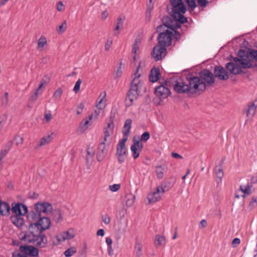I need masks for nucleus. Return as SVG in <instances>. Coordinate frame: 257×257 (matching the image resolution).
<instances>
[{
  "mask_svg": "<svg viewBox=\"0 0 257 257\" xmlns=\"http://www.w3.org/2000/svg\"><path fill=\"white\" fill-rule=\"evenodd\" d=\"M76 252V248L74 246H71L66 249L64 251V254L66 257H71L74 253H75Z\"/></svg>",
  "mask_w": 257,
  "mask_h": 257,
  "instance_id": "obj_40",
  "label": "nucleus"
},
{
  "mask_svg": "<svg viewBox=\"0 0 257 257\" xmlns=\"http://www.w3.org/2000/svg\"><path fill=\"white\" fill-rule=\"evenodd\" d=\"M142 142V140L140 139V137L138 135H135L133 138V144L131 145L132 147H137L140 143Z\"/></svg>",
  "mask_w": 257,
  "mask_h": 257,
  "instance_id": "obj_49",
  "label": "nucleus"
},
{
  "mask_svg": "<svg viewBox=\"0 0 257 257\" xmlns=\"http://www.w3.org/2000/svg\"><path fill=\"white\" fill-rule=\"evenodd\" d=\"M132 120L131 118H127L124 122V125L122 128L123 138L128 139L130 134V130L132 127Z\"/></svg>",
  "mask_w": 257,
  "mask_h": 257,
  "instance_id": "obj_27",
  "label": "nucleus"
},
{
  "mask_svg": "<svg viewBox=\"0 0 257 257\" xmlns=\"http://www.w3.org/2000/svg\"><path fill=\"white\" fill-rule=\"evenodd\" d=\"M186 80L188 82V86L191 95L196 93L197 91L204 92L203 84L199 76H195L192 73L185 75Z\"/></svg>",
  "mask_w": 257,
  "mask_h": 257,
  "instance_id": "obj_2",
  "label": "nucleus"
},
{
  "mask_svg": "<svg viewBox=\"0 0 257 257\" xmlns=\"http://www.w3.org/2000/svg\"><path fill=\"white\" fill-rule=\"evenodd\" d=\"M34 210L30 211V215L32 218H36V216L43 217L42 213L49 215L53 211V206L51 203L43 201L38 202L34 204Z\"/></svg>",
  "mask_w": 257,
  "mask_h": 257,
  "instance_id": "obj_3",
  "label": "nucleus"
},
{
  "mask_svg": "<svg viewBox=\"0 0 257 257\" xmlns=\"http://www.w3.org/2000/svg\"><path fill=\"white\" fill-rule=\"evenodd\" d=\"M87 244L86 242H84L82 249L78 251V257L86 256V250L87 249Z\"/></svg>",
  "mask_w": 257,
  "mask_h": 257,
  "instance_id": "obj_52",
  "label": "nucleus"
},
{
  "mask_svg": "<svg viewBox=\"0 0 257 257\" xmlns=\"http://www.w3.org/2000/svg\"><path fill=\"white\" fill-rule=\"evenodd\" d=\"M27 221L25 225L28 232L32 230L38 232L41 230L49 229L51 225V221L49 217L36 216L32 218L30 215V212L27 215Z\"/></svg>",
  "mask_w": 257,
  "mask_h": 257,
  "instance_id": "obj_1",
  "label": "nucleus"
},
{
  "mask_svg": "<svg viewBox=\"0 0 257 257\" xmlns=\"http://www.w3.org/2000/svg\"><path fill=\"white\" fill-rule=\"evenodd\" d=\"M39 236V233L33 230L30 232L22 231L19 235L20 239L22 241H27L28 243H34L36 241L38 242L40 239Z\"/></svg>",
  "mask_w": 257,
  "mask_h": 257,
  "instance_id": "obj_11",
  "label": "nucleus"
},
{
  "mask_svg": "<svg viewBox=\"0 0 257 257\" xmlns=\"http://www.w3.org/2000/svg\"><path fill=\"white\" fill-rule=\"evenodd\" d=\"M185 14V13H180L172 15V16H173L181 24L183 25L188 23L187 18L184 16Z\"/></svg>",
  "mask_w": 257,
  "mask_h": 257,
  "instance_id": "obj_35",
  "label": "nucleus"
},
{
  "mask_svg": "<svg viewBox=\"0 0 257 257\" xmlns=\"http://www.w3.org/2000/svg\"><path fill=\"white\" fill-rule=\"evenodd\" d=\"M127 141V139L122 138L120 139L117 145L116 156L117 157L119 164L123 163L126 157V150L125 143Z\"/></svg>",
  "mask_w": 257,
  "mask_h": 257,
  "instance_id": "obj_7",
  "label": "nucleus"
},
{
  "mask_svg": "<svg viewBox=\"0 0 257 257\" xmlns=\"http://www.w3.org/2000/svg\"><path fill=\"white\" fill-rule=\"evenodd\" d=\"M248 50L247 59L254 60L257 61V50L245 47Z\"/></svg>",
  "mask_w": 257,
  "mask_h": 257,
  "instance_id": "obj_36",
  "label": "nucleus"
},
{
  "mask_svg": "<svg viewBox=\"0 0 257 257\" xmlns=\"http://www.w3.org/2000/svg\"><path fill=\"white\" fill-rule=\"evenodd\" d=\"M252 60H251L250 59H247L246 63H247V65L250 66L245 68L244 69H247L257 67V64L255 63L254 64H252Z\"/></svg>",
  "mask_w": 257,
  "mask_h": 257,
  "instance_id": "obj_60",
  "label": "nucleus"
},
{
  "mask_svg": "<svg viewBox=\"0 0 257 257\" xmlns=\"http://www.w3.org/2000/svg\"><path fill=\"white\" fill-rule=\"evenodd\" d=\"M185 3L188 6V11L190 13L193 12L198 5L202 8H205L209 4L208 0H184Z\"/></svg>",
  "mask_w": 257,
  "mask_h": 257,
  "instance_id": "obj_15",
  "label": "nucleus"
},
{
  "mask_svg": "<svg viewBox=\"0 0 257 257\" xmlns=\"http://www.w3.org/2000/svg\"><path fill=\"white\" fill-rule=\"evenodd\" d=\"M46 230H43L39 231V236L40 240L38 241L36 244L37 246H41V242H44V239L46 238V235L43 233Z\"/></svg>",
  "mask_w": 257,
  "mask_h": 257,
  "instance_id": "obj_48",
  "label": "nucleus"
},
{
  "mask_svg": "<svg viewBox=\"0 0 257 257\" xmlns=\"http://www.w3.org/2000/svg\"><path fill=\"white\" fill-rule=\"evenodd\" d=\"M9 102V93L5 92L4 95L2 97V105L6 107Z\"/></svg>",
  "mask_w": 257,
  "mask_h": 257,
  "instance_id": "obj_50",
  "label": "nucleus"
},
{
  "mask_svg": "<svg viewBox=\"0 0 257 257\" xmlns=\"http://www.w3.org/2000/svg\"><path fill=\"white\" fill-rule=\"evenodd\" d=\"M83 120H85L84 122L83 123V121L81 122L78 129V132H79L80 134L83 133L92 123V121H89L87 118H85Z\"/></svg>",
  "mask_w": 257,
  "mask_h": 257,
  "instance_id": "obj_31",
  "label": "nucleus"
},
{
  "mask_svg": "<svg viewBox=\"0 0 257 257\" xmlns=\"http://www.w3.org/2000/svg\"><path fill=\"white\" fill-rule=\"evenodd\" d=\"M52 214V219L56 223L61 222L63 220L62 212L60 209L55 208L53 209L52 212H51Z\"/></svg>",
  "mask_w": 257,
  "mask_h": 257,
  "instance_id": "obj_28",
  "label": "nucleus"
},
{
  "mask_svg": "<svg viewBox=\"0 0 257 257\" xmlns=\"http://www.w3.org/2000/svg\"><path fill=\"white\" fill-rule=\"evenodd\" d=\"M142 42L140 39H136L134 44L132 46V53L136 54L137 51L139 49V44Z\"/></svg>",
  "mask_w": 257,
  "mask_h": 257,
  "instance_id": "obj_41",
  "label": "nucleus"
},
{
  "mask_svg": "<svg viewBox=\"0 0 257 257\" xmlns=\"http://www.w3.org/2000/svg\"><path fill=\"white\" fill-rule=\"evenodd\" d=\"M161 190V189L160 188V187H157L156 191L153 193H149L147 197L148 203L146 204L149 205L159 201L161 198V196L160 195Z\"/></svg>",
  "mask_w": 257,
  "mask_h": 257,
  "instance_id": "obj_19",
  "label": "nucleus"
},
{
  "mask_svg": "<svg viewBox=\"0 0 257 257\" xmlns=\"http://www.w3.org/2000/svg\"><path fill=\"white\" fill-rule=\"evenodd\" d=\"M13 141H10L8 142L7 143L5 146V149L4 150L6 151L7 152H9V151L12 148V147L13 146Z\"/></svg>",
  "mask_w": 257,
  "mask_h": 257,
  "instance_id": "obj_63",
  "label": "nucleus"
},
{
  "mask_svg": "<svg viewBox=\"0 0 257 257\" xmlns=\"http://www.w3.org/2000/svg\"><path fill=\"white\" fill-rule=\"evenodd\" d=\"M172 37L166 38L164 39L157 40L158 43L163 45L166 48L171 45L172 43Z\"/></svg>",
  "mask_w": 257,
  "mask_h": 257,
  "instance_id": "obj_38",
  "label": "nucleus"
},
{
  "mask_svg": "<svg viewBox=\"0 0 257 257\" xmlns=\"http://www.w3.org/2000/svg\"><path fill=\"white\" fill-rule=\"evenodd\" d=\"M238 57L242 59H247V55H248V50L246 51L245 50L240 49L237 52V54Z\"/></svg>",
  "mask_w": 257,
  "mask_h": 257,
  "instance_id": "obj_47",
  "label": "nucleus"
},
{
  "mask_svg": "<svg viewBox=\"0 0 257 257\" xmlns=\"http://www.w3.org/2000/svg\"><path fill=\"white\" fill-rule=\"evenodd\" d=\"M82 80L81 79H78V80L76 82L74 87L73 88V91L77 93L79 92L80 89V85L82 83Z\"/></svg>",
  "mask_w": 257,
  "mask_h": 257,
  "instance_id": "obj_53",
  "label": "nucleus"
},
{
  "mask_svg": "<svg viewBox=\"0 0 257 257\" xmlns=\"http://www.w3.org/2000/svg\"><path fill=\"white\" fill-rule=\"evenodd\" d=\"M124 20V18L122 19L120 17L117 19L116 26L113 29L114 31H119L120 28H122Z\"/></svg>",
  "mask_w": 257,
  "mask_h": 257,
  "instance_id": "obj_43",
  "label": "nucleus"
},
{
  "mask_svg": "<svg viewBox=\"0 0 257 257\" xmlns=\"http://www.w3.org/2000/svg\"><path fill=\"white\" fill-rule=\"evenodd\" d=\"M172 31H173V37H174V38L177 41L180 40L181 36L180 32L177 30H172Z\"/></svg>",
  "mask_w": 257,
  "mask_h": 257,
  "instance_id": "obj_64",
  "label": "nucleus"
},
{
  "mask_svg": "<svg viewBox=\"0 0 257 257\" xmlns=\"http://www.w3.org/2000/svg\"><path fill=\"white\" fill-rule=\"evenodd\" d=\"M153 5H148L147 9L146 12V22H150L151 18V10L153 8Z\"/></svg>",
  "mask_w": 257,
  "mask_h": 257,
  "instance_id": "obj_42",
  "label": "nucleus"
},
{
  "mask_svg": "<svg viewBox=\"0 0 257 257\" xmlns=\"http://www.w3.org/2000/svg\"><path fill=\"white\" fill-rule=\"evenodd\" d=\"M25 215H12L11 216L10 219L14 225L18 227L21 228L22 226H25L26 223L25 219L22 217V216Z\"/></svg>",
  "mask_w": 257,
  "mask_h": 257,
  "instance_id": "obj_21",
  "label": "nucleus"
},
{
  "mask_svg": "<svg viewBox=\"0 0 257 257\" xmlns=\"http://www.w3.org/2000/svg\"><path fill=\"white\" fill-rule=\"evenodd\" d=\"M38 92L35 90V92L31 95L29 99V101L34 103L38 98Z\"/></svg>",
  "mask_w": 257,
  "mask_h": 257,
  "instance_id": "obj_56",
  "label": "nucleus"
},
{
  "mask_svg": "<svg viewBox=\"0 0 257 257\" xmlns=\"http://www.w3.org/2000/svg\"><path fill=\"white\" fill-rule=\"evenodd\" d=\"M154 94L157 97L158 102L155 101V99H154L153 100L157 105H160V102L162 101L163 99H165L170 96L171 94V92L168 87L162 84H160L155 87L154 89Z\"/></svg>",
  "mask_w": 257,
  "mask_h": 257,
  "instance_id": "obj_8",
  "label": "nucleus"
},
{
  "mask_svg": "<svg viewBox=\"0 0 257 257\" xmlns=\"http://www.w3.org/2000/svg\"><path fill=\"white\" fill-rule=\"evenodd\" d=\"M225 161V158H222L219 162V165L215 166L217 183H219L223 176V165Z\"/></svg>",
  "mask_w": 257,
  "mask_h": 257,
  "instance_id": "obj_26",
  "label": "nucleus"
},
{
  "mask_svg": "<svg viewBox=\"0 0 257 257\" xmlns=\"http://www.w3.org/2000/svg\"><path fill=\"white\" fill-rule=\"evenodd\" d=\"M174 90L179 94L187 93L189 96H191L190 91L188 84L185 82L182 77H180L175 82L174 85Z\"/></svg>",
  "mask_w": 257,
  "mask_h": 257,
  "instance_id": "obj_9",
  "label": "nucleus"
},
{
  "mask_svg": "<svg viewBox=\"0 0 257 257\" xmlns=\"http://www.w3.org/2000/svg\"><path fill=\"white\" fill-rule=\"evenodd\" d=\"M75 236V231L73 228H69L67 231L62 232L60 236L57 235L56 238L60 243L66 239L69 240L73 238Z\"/></svg>",
  "mask_w": 257,
  "mask_h": 257,
  "instance_id": "obj_17",
  "label": "nucleus"
},
{
  "mask_svg": "<svg viewBox=\"0 0 257 257\" xmlns=\"http://www.w3.org/2000/svg\"><path fill=\"white\" fill-rule=\"evenodd\" d=\"M11 210L13 215H27L29 212L28 206L20 202H13L11 205Z\"/></svg>",
  "mask_w": 257,
  "mask_h": 257,
  "instance_id": "obj_12",
  "label": "nucleus"
},
{
  "mask_svg": "<svg viewBox=\"0 0 257 257\" xmlns=\"http://www.w3.org/2000/svg\"><path fill=\"white\" fill-rule=\"evenodd\" d=\"M123 66V68H124V64H122L121 62H120L118 64V66H117V69L115 71V78L120 77L121 76L122 72L121 70L122 67Z\"/></svg>",
  "mask_w": 257,
  "mask_h": 257,
  "instance_id": "obj_44",
  "label": "nucleus"
},
{
  "mask_svg": "<svg viewBox=\"0 0 257 257\" xmlns=\"http://www.w3.org/2000/svg\"><path fill=\"white\" fill-rule=\"evenodd\" d=\"M11 207L10 204L2 200H0V215L3 216H9L11 214Z\"/></svg>",
  "mask_w": 257,
  "mask_h": 257,
  "instance_id": "obj_24",
  "label": "nucleus"
},
{
  "mask_svg": "<svg viewBox=\"0 0 257 257\" xmlns=\"http://www.w3.org/2000/svg\"><path fill=\"white\" fill-rule=\"evenodd\" d=\"M215 79L217 78L221 81H226L229 78L228 72L222 66L215 65L213 71Z\"/></svg>",
  "mask_w": 257,
  "mask_h": 257,
  "instance_id": "obj_13",
  "label": "nucleus"
},
{
  "mask_svg": "<svg viewBox=\"0 0 257 257\" xmlns=\"http://www.w3.org/2000/svg\"><path fill=\"white\" fill-rule=\"evenodd\" d=\"M67 29V21L64 20L62 24L60 25L57 29V31L58 33H63L65 32Z\"/></svg>",
  "mask_w": 257,
  "mask_h": 257,
  "instance_id": "obj_45",
  "label": "nucleus"
},
{
  "mask_svg": "<svg viewBox=\"0 0 257 257\" xmlns=\"http://www.w3.org/2000/svg\"><path fill=\"white\" fill-rule=\"evenodd\" d=\"M131 150L132 153V156L135 160L138 159L140 156V151L136 147H131Z\"/></svg>",
  "mask_w": 257,
  "mask_h": 257,
  "instance_id": "obj_46",
  "label": "nucleus"
},
{
  "mask_svg": "<svg viewBox=\"0 0 257 257\" xmlns=\"http://www.w3.org/2000/svg\"><path fill=\"white\" fill-rule=\"evenodd\" d=\"M109 188L111 191L116 192L120 189V185L118 184H115L112 185H110Z\"/></svg>",
  "mask_w": 257,
  "mask_h": 257,
  "instance_id": "obj_61",
  "label": "nucleus"
},
{
  "mask_svg": "<svg viewBox=\"0 0 257 257\" xmlns=\"http://www.w3.org/2000/svg\"><path fill=\"white\" fill-rule=\"evenodd\" d=\"M165 28V27L163 26L162 29H161L160 31H159V30H158V27H157L156 33H158L157 40L164 39L168 37H173V31L168 28L167 30H164V29Z\"/></svg>",
  "mask_w": 257,
  "mask_h": 257,
  "instance_id": "obj_25",
  "label": "nucleus"
},
{
  "mask_svg": "<svg viewBox=\"0 0 257 257\" xmlns=\"http://www.w3.org/2000/svg\"><path fill=\"white\" fill-rule=\"evenodd\" d=\"M176 182V179L174 177L169 178L168 179L165 180L161 184V186H159L161 189L162 193L163 194L165 191L169 190L171 189Z\"/></svg>",
  "mask_w": 257,
  "mask_h": 257,
  "instance_id": "obj_23",
  "label": "nucleus"
},
{
  "mask_svg": "<svg viewBox=\"0 0 257 257\" xmlns=\"http://www.w3.org/2000/svg\"><path fill=\"white\" fill-rule=\"evenodd\" d=\"M198 75L203 84L204 89H206L207 87L212 86L215 82L214 73L208 69H202L199 72Z\"/></svg>",
  "mask_w": 257,
  "mask_h": 257,
  "instance_id": "obj_6",
  "label": "nucleus"
},
{
  "mask_svg": "<svg viewBox=\"0 0 257 257\" xmlns=\"http://www.w3.org/2000/svg\"><path fill=\"white\" fill-rule=\"evenodd\" d=\"M125 203L126 205L128 207L132 206L135 201V200L136 199V196L132 194H128L125 195Z\"/></svg>",
  "mask_w": 257,
  "mask_h": 257,
  "instance_id": "obj_37",
  "label": "nucleus"
},
{
  "mask_svg": "<svg viewBox=\"0 0 257 257\" xmlns=\"http://www.w3.org/2000/svg\"><path fill=\"white\" fill-rule=\"evenodd\" d=\"M63 93V90L61 88H58L54 92L53 97L57 99H60Z\"/></svg>",
  "mask_w": 257,
  "mask_h": 257,
  "instance_id": "obj_55",
  "label": "nucleus"
},
{
  "mask_svg": "<svg viewBox=\"0 0 257 257\" xmlns=\"http://www.w3.org/2000/svg\"><path fill=\"white\" fill-rule=\"evenodd\" d=\"M47 43V40L45 37L42 36L39 39L38 42V48H43L45 45Z\"/></svg>",
  "mask_w": 257,
  "mask_h": 257,
  "instance_id": "obj_51",
  "label": "nucleus"
},
{
  "mask_svg": "<svg viewBox=\"0 0 257 257\" xmlns=\"http://www.w3.org/2000/svg\"><path fill=\"white\" fill-rule=\"evenodd\" d=\"M252 185H250L249 183L245 186V188L243 190V194L249 195L251 193V188L252 187Z\"/></svg>",
  "mask_w": 257,
  "mask_h": 257,
  "instance_id": "obj_58",
  "label": "nucleus"
},
{
  "mask_svg": "<svg viewBox=\"0 0 257 257\" xmlns=\"http://www.w3.org/2000/svg\"><path fill=\"white\" fill-rule=\"evenodd\" d=\"M170 4L171 6V11L170 12L169 5H167L166 11L170 16L178 13H186L188 10V6L186 5L183 0H169Z\"/></svg>",
  "mask_w": 257,
  "mask_h": 257,
  "instance_id": "obj_4",
  "label": "nucleus"
},
{
  "mask_svg": "<svg viewBox=\"0 0 257 257\" xmlns=\"http://www.w3.org/2000/svg\"><path fill=\"white\" fill-rule=\"evenodd\" d=\"M84 108V104L83 102L80 103L76 106V112L78 115L81 114Z\"/></svg>",
  "mask_w": 257,
  "mask_h": 257,
  "instance_id": "obj_59",
  "label": "nucleus"
},
{
  "mask_svg": "<svg viewBox=\"0 0 257 257\" xmlns=\"http://www.w3.org/2000/svg\"><path fill=\"white\" fill-rule=\"evenodd\" d=\"M53 135V134L52 133L51 135L44 136L41 138L38 143V146H43L45 145L46 144L50 143L53 139V138L52 137Z\"/></svg>",
  "mask_w": 257,
  "mask_h": 257,
  "instance_id": "obj_34",
  "label": "nucleus"
},
{
  "mask_svg": "<svg viewBox=\"0 0 257 257\" xmlns=\"http://www.w3.org/2000/svg\"><path fill=\"white\" fill-rule=\"evenodd\" d=\"M116 112H117V110L116 109H114V108L111 109V110L110 112V114L109 117V121L113 122L114 118L115 117V114Z\"/></svg>",
  "mask_w": 257,
  "mask_h": 257,
  "instance_id": "obj_57",
  "label": "nucleus"
},
{
  "mask_svg": "<svg viewBox=\"0 0 257 257\" xmlns=\"http://www.w3.org/2000/svg\"><path fill=\"white\" fill-rule=\"evenodd\" d=\"M150 134L149 132H144L140 138L142 142H146L150 138Z\"/></svg>",
  "mask_w": 257,
  "mask_h": 257,
  "instance_id": "obj_54",
  "label": "nucleus"
},
{
  "mask_svg": "<svg viewBox=\"0 0 257 257\" xmlns=\"http://www.w3.org/2000/svg\"><path fill=\"white\" fill-rule=\"evenodd\" d=\"M20 252L21 254L30 257H38L39 254V249L35 246L25 244L20 245Z\"/></svg>",
  "mask_w": 257,
  "mask_h": 257,
  "instance_id": "obj_10",
  "label": "nucleus"
},
{
  "mask_svg": "<svg viewBox=\"0 0 257 257\" xmlns=\"http://www.w3.org/2000/svg\"><path fill=\"white\" fill-rule=\"evenodd\" d=\"M165 16L161 19L162 24L158 26V30L160 31L163 26L170 30H177L182 27V24L178 21L173 16Z\"/></svg>",
  "mask_w": 257,
  "mask_h": 257,
  "instance_id": "obj_5",
  "label": "nucleus"
},
{
  "mask_svg": "<svg viewBox=\"0 0 257 257\" xmlns=\"http://www.w3.org/2000/svg\"><path fill=\"white\" fill-rule=\"evenodd\" d=\"M225 68L231 74L238 75L242 72V68L235 64L233 62H229L225 64Z\"/></svg>",
  "mask_w": 257,
  "mask_h": 257,
  "instance_id": "obj_18",
  "label": "nucleus"
},
{
  "mask_svg": "<svg viewBox=\"0 0 257 257\" xmlns=\"http://www.w3.org/2000/svg\"><path fill=\"white\" fill-rule=\"evenodd\" d=\"M161 77V74L159 67H154L151 69L149 75V80L151 82H156Z\"/></svg>",
  "mask_w": 257,
  "mask_h": 257,
  "instance_id": "obj_20",
  "label": "nucleus"
},
{
  "mask_svg": "<svg viewBox=\"0 0 257 257\" xmlns=\"http://www.w3.org/2000/svg\"><path fill=\"white\" fill-rule=\"evenodd\" d=\"M138 95L139 94H137L136 92L135 93H133V91H132V90H129L126 95L128 99V102H127V99L126 98V105L127 106H131L133 103L134 99H137Z\"/></svg>",
  "mask_w": 257,
  "mask_h": 257,
  "instance_id": "obj_30",
  "label": "nucleus"
},
{
  "mask_svg": "<svg viewBox=\"0 0 257 257\" xmlns=\"http://www.w3.org/2000/svg\"><path fill=\"white\" fill-rule=\"evenodd\" d=\"M14 140L15 141V144L17 146H18L20 144H22L23 141V139L22 137L20 136H16L14 138Z\"/></svg>",
  "mask_w": 257,
  "mask_h": 257,
  "instance_id": "obj_62",
  "label": "nucleus"
},
{
  "mask_svg": "<svg viewBox=\"0 0 257 257\" xmlns=\"http://www.w3.org/2000/svg\"><path fill=\"white\" fill-rule=\"evenodd\" d=\"M141 67V63L140 62L139 65L137 66L136 68V70L135 72L134 73L135 77L132 81L131 83V88L129 90H132V91H134L137 93V94H139L140 91H139V86L138 84L139 83H135V81L136 78H138L141 77V74L138 73V71L139 70V69Z\"/></svg>",
  "mask_w": 257,
  "mask_h": 257,
  "instance_id": "obj_22",
  "label": "nucleus"
},
{
  "mask_svg": "<svg viewBox=\"0 0 257 257\" xmlns=\"http://www.w3.org/2000/svg\"><path fill=\"white\" fill-rule=\"evenodd\" d=\"M110 142L107 143V145L104 142L100 143L98 147L96 159L98 162H100L103 160L107 154L109 148Z\"/></svg>",
  "mask_w": 257,
  "mask_h": 257,
  "instance_id": "obj_16",
  "label": "nucleus"
},
{
  "mask_svg": "<svg viewBox=\"0 0 257 257\" xmlns=\"http://www.w3.org/2000/svg\"><path fill=\"white\" fill-rule=\"evenodd\" d=\"M247 59H241L237 57H234L232 61H233V63L235 64L238 65L239 66L241 67L244 69L245 68L249 67V66L247 65L246 62Z\"/></svg>",
  "mask_w": 257,
  "mask_h": 257,
  "instance_id": "obj_32",
  "label": "nucleus"
},
{
  "mask_svg": "<svg viewBox=\"0 0 257 257\" xmlns=\"http://www.w3.org/2000/svg\"><path fill=\"white\" fill-rule=\"evenodd\" d=\"M165 165L157 166L156 167V172L157 175V177L159 179L163 178L164 176L163 171L165 169Z\"/></svg>",
  "mask_w": 257,
  "mask_h": 257,
  "instance_id": "obj_39",
  "label": "nucleus"
},
{
  "mask_svg": "<svg viewBox=\"0 0 257 257\" xmlns=\"http://www.w3.org/2000/svg\"><path fill=\"white\" fill-rule=\"evenodd\" d=\"M256 106L254 102H250L247 105V108L245 110L246 115H253L255 112Z\"/></svg>",
  "mask_w": 257,
  "mask_h": 257,
  "instance_id": "obj_33",
  "label": "nucleus"
},
{
  "mask_svg": "<svg viewBox=\"0 0 257 257\" xmlns=\"http://www.w3.org/2000/svg\"><path fill=\"white\" fill-rule=\"evenodd\" d=\"M154 244L157 247L160 246H164L166 244V238L165 236L157 234L154 239Z\"/></svg>",
  "mask_w": 257,
  "mask_h": 257,
  "instance_id": "obj_29",
  "label": "nucleus"
},
{
  "mask_svg": "<svg viewBox=\"0 0 257 257\" xmlns=\"http://www.w3.org/2000/svg\"><path fill=\"white\" fill-rule=\"evenodd\" d=\"M167 53L166 48L163 45L158 43L153 48L151 55L156 61H158L162 59L163 54L165 53V56Z\"/></svg>",
  "mask_w": 257,
  "mask_h": 257,
  "instance_id": "obj_14",
  "label": "nucleus"
}]
</instances>
